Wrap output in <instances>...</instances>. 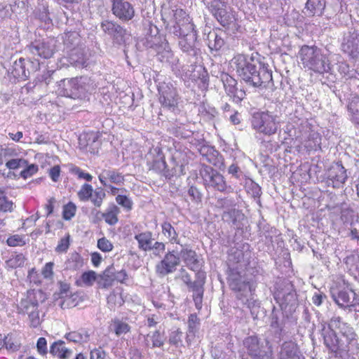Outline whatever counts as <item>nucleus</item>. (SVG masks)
Segmentation results:
<instances>
[{
  "label": "nucleus",
  "mask_w": 359,
  "mask_h": 359,
  "mask_svg": "<svg viewBox=\"0 0 359 359\" xmlns=\"http://www.w3.org/2000/svg\"><path fill=\"white\" fill-rule=\"evenodd\" d=\"M298 57L305 68L316 73L323 74L330 69L327 58L315 46H303L299 51Z\"/></svg>",
  "instance_id": "5"
},
{
  "label": "nucleus",
  "mask_w": 359,
  "mask_h": 359,
  "mask_svg": "<svg viewBox=\"0 0 359 359\" xmlns=\"http://www.w3.org/2000/svg\"><path fill=\"white\" fill-rule=\"evenodd\" d=\"M65 338L69 341L76 344H81L88 340L89 335L84 330L73 331L65 334Z\"/></svg>",
  "instance_id": "39"
},
{
  "label": "nucleus",
  "mask_w": 359,
  "mask_h": 359,
  "mask_svg": "<svg viewBox=\"0 0 359 359\" xmlns=\"http://www.w3.org/2000/svg\"><path fill=\"white\" fill-rule=\"evenodd\" d=\"M270 325L275 330L276 333L281 334L283 327V312L273 308L271 314Z\"/></svg>",
  "instance_id": "35"
},
{
  "label": "nucleus",
  "mask_w": 359,
  "mask_h": 359,
  "mask_svg": "<svg viewBox=\"0 0 359 359\" xmlns=\"http://www.w3.org/2000/svg\"><path fill=\"white\" fill-rule=\"evenodd\" d=\"M181 246L182 249L179 252V256L186 266L191 271H197L198 269H202L204 262L203 259L200 258L196 252L187 245H181Z\"/></svg>",
  "instance_id": "21"
},
{
  "label": "nucleus",
  "mask_w": 359,
  "mask_h": 359,
  "mask_svg": "<svg viewBox=\"0 0 359 359\" xmlns=\"http://www.w3.org/2000/svg\"><path fill=\"white\" fill-rule=\"evenodd\" d=\"M56 40L54 38H48L43 40H36L29 45L27 50L41 58H50L56 51Z\"/></svg>",
  "instance_id": "17"
},
{
  "label": "nucleus",
  "mask_w": 359,
  "mask_h": 359,
  "mask_svg": "<svg viewBox=\"0 0 359 359\" xmlns=\"http://www.w3.org/2000/svg\"><path fill=\"white\" fill-rule=\"evenodd\" d=\"M222 81L226 93L233 99L236 103L241 102L245 97V91L237 87V81L228 74L222 75Z\"/></svg>",
  "instance_id": "23"
},
{
  "label": "nucleus",
  "mask_w": 359,
  "mask_h": 359,
  "mask_svg": "<svg viewBox=\"0 0 359 359\" xmlns=\"http://www.w3.org/2000/svg\"><path fill=\"white\" fill-rule=\"evenodd\" d=\"M114 328L115 334L117 336L125 334L128 333L130 330V327L128 323L119 320H116L114 321Z\"/></svg>",
  "instance_id": "51"
},
{
  "label": "nucleus",
  "mask_w": 359,
  "mask_h": 359,
  "mask_svg": "<svg viewBox=\"0 0 359 359\" xmlns=\"http://www.w3.org/2000/svg\"><path fill=\"white\" fill-rule=\"evenodd\" d=\"M104 175L112 183L120 184L124 182L123 176L114 170H104Z\"/></svg>",
  "instance_id": "49"
},
{
  "label": "nucleus",
  "mask_w": 359,
  "mask_h": 359,
  "mask_svg": "<svg viewBox=\"0 0 359 359\" xmlns=\"http://www.w3.org/2000/svg\"><path fill=\"white\" fill-rule=\"evenodd\" d=\"M115 269L113 266L108 267L104 270L103 274L101 276V280L103 283H100L104 287H107L111 285V283L115 280Z\"/></svg>",
  "instance_id": "45"
},
{
  "label": "nucleus",
  "mask_w": 359,
  "mask_h": 359,
  "mask_svg": "<svg viewBox=\"0 0 359 359\" xmlns=\"http://www.w3.org/2000/svg\"><path fill=\"white\" fill-rule=\"evenodd\" d=\"M250 122L256 133L265 136L275 135L280 128L279 116L269 111L255 112Z\"/></svg>",
  "instance_id": "7"
},
{
  "label": "nucleus",
  "mask_w": 359,
  "mask_h": 359,
  "mask_svg": "<svg viewBox=\"0 0 359 359\" xmlns=\"http://www.w3.org/2000/svg\"><path fill=\"white\" fill-rule=\"evenodd\" d=\"M135 239L137 241L138 248L144 252L151 251V243L154 241L151 231H145L135 235Z\"/></svg>",
  "instance_id": "32"
},
{
  "label": "nucleus",
  "mask_w": 359,
  "mask_h": 359,
  "mask_svg": "<svg viewBox=\"0 0 359 359\" xmlns=\"http://www.w3.org/2000/svg\"><path fill=\"white\" fill-rule=\"evenodd\" d=\"M209 9L215 18L224 27H229L235 20L234 15L229 11L226 3L222 0H212Z\"/></svg>",
  "instance_id": "15"
},
{
  "label": "nucleus",
  "mask_w": 359,
  "mask_h": 359,
  "mask_svg": "<svg viewBox=\"0 0 359 359\" xmlns=\"http://www.w3.org/2000/svg\"><path fill=\"white\" fill-rule=\"evenodd\" d=\"M4 346H6V348L8 351L11 352H15L18 351L20 348V344L16 341H14L11 337H5L4 339Z\"/></svg>",
  "instance_id": "63"
},
{
  "label": "nucleus",
  "mask_w": 359,
  "mask_h": 359,
  "mask_svg": "<svg viewBox=\"0 0 359 359\" xmlns=\"http://www.w3.org/2000/svg\"><path fill=\"white\" fill-rule=\"evenodd\" d=\"M236 71L247 85L252 87H266L272 83V72L266 67L253 58L243 55L235 56L232 60Z\"/></svg>",
  "instance_id": "2"
},
{
  "label": "nucleus",
  "mask_w": 359,
  "mask_h": 359,
  "mask_svg": "<svg viewBox=\"0 0 359 359\" xmlns=\"http://www.w3.org/2000/svg\"><path fill=\"white\" fill-rule=\"evenodd\" d=\"M322 337L325 345L332 352H348L357 354L359 344L353 328L339 316H333L327 327L323 325Z\"/></svg>",
  "instance_id": "1"
},
{
  "label": "nucleus",
  "mask_w": 359,
  "mask_h": 359,
  "mask_svg": "<svg viewBox=\"0 0 359 359\" xmlns=\"http://www.w3.org/2000/svg\"><path fill=\"white\" fill-rule=\"evenodd\" d=\"M106 194L102 188H97L93 191L92 196L90 199L95 207H100Z\"/></svg>",
  "instance_id": "48"
},
{
  "label": "nucleus",
  "mask_w": 359,
  "mask_h": 359,
  "mask_svg": "<svg viewBox=\"0 0 359 359\" xmlns=\"http://www.w3.org/2000/svg\"><path fill=\"white\" fill-rule=\"evenodd\" d=\"M188 333L187 337V341L191 340V338H194L196 333L198 332L200 325V320L197 317L196 314L192 313L189 316L188 319Z\"/></svg>",
  "instance_id": "38"
},
{
  "label": "nucleus",
  "mask_w": 359,
  "mask_h": 359,
  "mask_svg": "<svg viewBox=\"0 0 359 359\" xmlns=\"http://www.w3.org/2000/svg\"><path fill=\"white\" fill-rule=\"evenodd\" d=\"M162 46L163 48L157 52L158 60L162 62L170 65L173 67L178 63L179 60L175 57L168 42L163 43Z\"/></svg>",
  "instance_id": "30"
},
{
  "label": "nucleus",
  "mask_w": 359,
  "mask_h": 359,
  "mask_svg": "<svg viewBox=\"0 0 359 359\" xmlns=\"http://www.w3.org/2000/svg\"><path fill=\"white\" fill-rule=\"evenodd\" d=\"M297 130V139L307 151H316L320 149L321 139L320 135L312 130L311 124L306 118H298L297 121L293 120Z\"/></svg>",
  "instance_id": "8"
},
{
  "label": "nucleus",
  "mask_w": 359,
  "mask_h": 359,
  "mask_svg": "<svg viewBox=\"0 0 359 359\" xmlns=\"http://www.w3.org/2000/svg\"><path fill=\"white\" fill-rule=\"evenodd\" d=\"M83 265V261L81 256L77 252H73L65 262V269L76 271L80 269Z\"/></svg>",
  "instance_id": "37"
},
{
  "label": "nucleus",
  "mask_w": 359,
  "mask_h": 359,
  "mask_svg": "<svg viewBox=\"0 0 359 359\" xmlns=\"http://www.w3.org/2000/svg\"><path fill=\"white\" fill-rule=\"evenodd\" d=\"M26 258L22 253H15L11 255L9 259L7 261V265L13 269L21 267L24 265Z\"/></svg>",
  "instance_id": "46"
},
{
  "label": "nucleus",
  "mask_w": 359,
  "mask_h": 359,
  "mask_svg": "<svg viewBox=\"0 0 359 359\" xmlns=\"http://www.w3.org/2000/svg\"><path fill=\"white\" fill-rule=\"evenodd\" d=\"M18 152L13 147H3L0 145V165L7 162L8 159L17 156Z\"/></svg>",
  "instance_id": "42"
},
{
  "label": "nucleus",
  "mask_w": 359,
  "mask_h": 359,
  "mask_svg": "<svg viewBox=\"0 0 359 359\" xmlns=\"http://www.w3.org/2000/svg\"><path fill=\"white\" fill-rule=\"evenodd\" d=\"M299 348L292 341H285L282 344L278 353L279 359H301Z\"/></svg>",
  "instance_id": "27"
},
{
  "label": "nucleus",
  "mask_w": 359,
  "mask_h": 359,
  "mask_svg": "<svg viewBox=\"0 0 359 359\" xmlns=\"http://www.w3.org/2000/svg\"><path fill=\"white\" fill-rule=\"evenodd\" d=\"M72 350L67 348L65 341H54L50 346V353L60 359H69L72 355Z\"/></svg>",
  "instance_id": "29"
},
{
  "label": "nucleus",
  "mask_w": 359,
  "mask_h": 359,
  "mask_svg": "<svg viewBox=\"0 0 359 359\" xmlns=\"http://www.w3.org/2000/svg\"><path fill=\"white\" fill-rule=\"evenodd\" d=\"M45 299L44 294L41 290H30L18 306L19 313L28 316L30 326L32 327H37L41 323L39 306Z\"/></svg>",
  "instance_id": "6"
},
{
  "label": "nucleus",
  "mask_w": 359,
  "mask_h": 359,
  "mask_svg": "<svg viewBox=\"0 0 359 359\" xmlns=\"http://www.w3.org/2000/svg\"><path fill=\"white\" fill-rule=\"evenodd\" d=\"M6 167L9 170H18L27 165V160L17 156L13 157L5 163Z\"/></svg>",
  "instance_id": "44"
},
{
  "label": "nucleus",
  "mask_w": 359,
  "mask_h": 359,
  "mask_svg": "<svg viewBox=\"0 0 359 359\" xmlns=\"http://www.w3.org/2000/svg\"><path fill=\"white\" fill-rule=\"evenodd\" d=\"M162 234L171 243L180 244L178 233L172 224L165 221L161 224Z\"/></svg>",
  "instance_id": "34"
},
{
  "label": "nucleus",
  "mask_w": 359,
  "mask_h": 359,
  "mask_svg": "<svg viewBox=\"0 0 359 359\" xmlns=\"http://www.w3.org/2000/svg\"><path fill=\"white\" fill-rule=\"evenodd\" d=\"M63 42L65 48L69 51V62L76 67L83 66L84 56L79 48L80 36L76 32H68L63 36Z\"/></svg>",
  "instance_id": "12"
},
{
  "label": "nucleus",
  "mask_w": 359,
  "mask_h": 359,
  "mask_svg": "<svg viewBox=\"0 0 359 359\" xmlns=\"http://www.w3.org/2000/svg\"><path fill=\"white\" fill-rule=\"evenodd\" d=\"M201 155L203 156V160L210 163V164L222 169L224 166V159L219 151H217L213 147L208 145H203L199 149Z\"/></svg>",
  "instance_id": "26"
},
{
  "label": "nucleus",
  "mask_w": 359,
  "mask_h": 359,
  "mask_svg": "<svg viewBox=\"0 0 359 359\" xmlns=\"http://www.w3.org/2000/svg\"><path fill=\"white\" fill-rule=\"evenodd\" d=\"M243 350L251 359H273L271 344L266 341L264 344L257 336L245 337L243 341Z\"/></svg>",
  "instance_id": "9"
},
{
  "label": "nucleus",
  "mask_w": 359,
  "mask_h": 359,
  "mask_svg": "<svg viewBox=\"0 0 359 359\" xmlns=\"http://www.w3.org/2000/svg\"><path fill=\"white\" fill-rule=\"evenodd\" d=\"M6 243L10 247L24 246L26 244L24 236L15 234L9 236L6 240Z\"/></svg>",
  "instance_id": "52"
},
{
  "label": "nucleus",
  "mask_w": 359,
  "mask_h": 359,
  "mask_svg": "<svg viewBox=\"0 0 359 359\" xmlns=\"http://www.w3.org/2000/svg\"><path fill=\"white\" fill-rule=\"evenodd\" d=\"M341 50L353 59L359 57V32L353 31L349 32L344 38L341 43Z\"/></svg>",
  "instance_id": "25"
},
{
  "label": "nucleus",
  "mask_w": 359,
  "mask_h": 359,
  "mask_svg": "<svg viewBox=\"0 0 359 359\" xmlns=\"http://www.w3.org/2000/svg\"><path fill=\"white\" fill-rule=\"evenodd\" d=\"M331 293L332 299L341 308L351 310L358 303L356 294L351 289H336L332 290Z\"/></svg>",
  "instance_id": "19"
},
{
  "label": "nucleus",
  "mask_w": 359,
  "mask_h": 359,
  "mask_svg": "<svg viewBox=\"0 0 359 359\" xmlns=\"http://www.w3.org/2000/svg\"><path fill=\"white\" fill-rule=\"evenodd\" d=\"M70 236L67 234L65 237L62 238L55 248V251L59 253L66 252L69 248Z\"/></svg>",
  "instance_id": "55"
},
{
  "label": "nucleus",
  "mask_w": 359,
  "mask_h": 359,
  "mask_svg": "<svg viewBox=\"0 0 359 359\" xmlns=\"http://www.w3.org/2000/svg\"><path fill=\"white\" fill-rule=\"evenodd\" d=\"M102 30L113 40L114 43H125L130 37V33L126 29L116 22L111 20H103L101 22Z\"/></svg>",
  "instance_id": "16"
},
{
  "label": "nucleus",
  "mask_w": 359,
  "mask_h": 359,
  "mask_svg": "<svg viewBox=\"0 0 359 359\" xmlns=\"http://www.w3.org/2000/svg\"><path fill=\"white\" fill-rule=\"evenodd\" d=\"M273 297L281 310L285 312L291 313L298 305L295 290L290 282H285L279 285L273 293Z\"/></svg>",
  "instance_id": "11"
},
{
  "label": "nucleus",
  "mask_w": 359,
  "mask_h": 359,
  "mask_svg": "<svg viewBox=\"0 0 359 359\" xmlns=\"http://www.w3.org/2000/svg\"><path fill=\"white\" fill-rule=\"evenodd\" d=\"M203 286L201 282H193L192 285L189 287L193 292V297H203Z\"/></svg>",
  "instance_id": "60"
},
{
  "label": "nucleus",
  "mask_w": 359,
  "mask_h": 359,
  "mask_svg": "<svg viewBox=\"0 0 359 359\" xmlns=\"http://www.w3.org/2000/svg\"><path fill=\"white\" fill-rule=\"evenodd\" d=\"M348 111L352 116L353 119L355 121L356 119V116H358L359 114V97L358 96H352L349 100V102L348 104Z\"/></svg>",
  "instance_id": "47"
},
{
  "label": "nucleus",
  "mask_w": 359,
  "mask_h": 359,
  "mask_svg": "<svg viewBox=\"0 0 359 359\" xmlns=\"http://www.w3.org/2000/svg\"><path fill=\"white\" fill-rule=\"evenodd\" d=\"M118 208L114 206L113 210L103 214V218L106 223L109 225H114L118 222Z\"/></svg>",
  "instance_id": "54"
},
{
  "label": "nucleus",
  "mask_w": 359,
  "mask_h": 359,
  "mask_svg": "<svg viewBox=\"0 0 359 359\" xmlns=\"http://www.w3.org/2000/svg\"><path fill=\"white\" fill-rule=\"evenodd\" d=\"M39 68V62L37 60L32 61L20 57L13 62L8 72L14 78L25 81L29 77L32 73L37 71Z\"/></svg>",
  "instance_id": "14"
},
{
  "label": "nucleus",
  "mask_w": 359,
  "mask_h": 359,
  "mask_svg": "<svg viewBox=\"0 0 359 359\" xmlns=\"http://www.w3.org/2000/svg\"><path fill=\"white\" fill-rule=\"evenodd\" d=\"M347 178L346 170L341 163L332 165L327 172V184L334 188H339Z\"/></svg>",
  "instance_id": "24"
},
{
  "label": "nucleus",
  "mask_w": 359,
  "mask_h": 359,
  "mask_svg": "<svg viewBox=\"0 0 359 359\" xmlns=\"http://www.w3.org/2000/svg\"><path fill=\"white\" fill-rule=\"evenodd\" d=\"M166 42L160 35L155 34L154 36H147L144 39L143 44L146 48L154 49L158 52L163 48V43Z\"/></svg>",
  "instance_id": "36"
},
{
  "label": "nucleus",
  "mask_w": 359,
  "mask_h": 359,
  "mask_svg": "<svg viewBox=\"0 0 359 359\" xmlns=\"http://www.w3.org/2000/svg\"><path fill=\"white\" fill-rule=\"evenodd\" d=\"M72 174L76 175L79 179H84L88 182H90L93 176L87 172H83L80 168L74 166L70 169Z\"/></svg>",
  "instance_id": "62"
},
{
  "label": "nucleus",
  "mask_w": 359,
  "mask_h": 359,
  "mask_svg": "<svg viewBox=\"0 0 359 359\" xmlns=\"http://www.w3.org/2000/svg\"><path fill=\"white\" fill-rule=\"evenodd\" d=\"M112 13L122 22H128L135 16L133 6L126 0H112Z\"/></svg>",
  "instance_id": "22"
},
{
  "label": "nucleus",
  "mask_w": 359,
  "mask_h": 359,
  "mask_svg": "<svg viewBox=\"0 0 359 359\" xmlns=\"http://www.w3.org/2000/svg\"><path fill=\"white\" fill-rule=\"evenodd\" d=\"M245 187L247 193L254 198H257V203L261 205L259 198L262 194V189L259 184L249 179L245 182Z\"/></svg>",
  "instance_id": "40"
},
{
  "label": "nucleus",
  "mask_w": 359,
  "mask_h": 359,
  "mask_svg": "<svg viewBox=\"0 0 359 359\" xmlns=\"http://www.w3.org/2000/svg\"><path fill=\"white\" fill-rule=\"evenodd\" d=\"M323 0H307L306 4V13L309 16L321 15L325 8Z\"/></svg>",
  "instance_id": "33"
},
{
  "label": "nucleus",
  "mask_w": 359,
  "mask_h": 359,
  "mask_svg": "<svg viewBox=\"0 0 359 359\" xmlns=\"http://www.w3.org/2000/svg\"><path fill=\"white\" fill-rule=\"evenodd\" d=\"M83 78L65 79L59 81L57 93L72 99H83L89 90Z\"/></svg>",
  "instance_id": "10"
},
{
  "label": "nucleus",
  "mask_w": 359,
  "mask_h": 359,
  "mask_svg": "<svg viewBox=\"0 0 359 359\" xmlns=\"http://www.w3.org/2000/svg\"><path fill=\"white\" fill-rule=\"evenodd\" d=\"M182 332L177 329L172 331L169 336V343L175 346H179L182 343Z\"/></svg>",
  "instance_id": "57"
},
{
  "label": "nucleus",
  "mask_w": 359,
  "mask_h": 359,
  "mask_svg": "<svg viewBox=\"0 0 359 359\" xmlns=\"http://www.w3.org/2000/svg\"><path fill=\"white\" fill-rule=\"evenodd\" d=\"M38 170L39 168L37 165L28 164V162L27 161V165L22 168V170H21L20 175L21 177L25 180L29 177H31L32 175L36 173Z\"/></svg>",
  "instance_id": "53"
},
{
  "label": "nucleus",
  "mask_w": 359,
  "mask_h": 359,
  "mask_svg": "<svg viewBox=\"0 0 359 359\" xmlns=\"http://www.w3.org/2000/svg\"><path fill=\"white\" fill-rule=\"evenodd\" d=\"M228 283L230 288L236 292V299L246 306L253 316L259 307V302L254 297L256 284L252 279L236 269H231Z\"/></svg>",
  "instance_id": "4"
},
{
  "label": "nucleus",
  "mask_w": 359,
  "mask_h": 359,
  "mask_svg": "<svg viewBox=\"0 0 359 359\" xmlns=\"http://www.w3.org/2000/svg\"><path fill=\"white\" fill-rule=\"evenodd\" d=\"M228 173L236 179H240L243 175V171L236 162H233L228 168Z\"/></svg>",
  "instance_id": "64"
},
{
  "label": "nucleus",
  "mask_w": 359,
  "mask_h": 359,
  "mask_svg": "<svg viewBox=\"0 0 359 359\" xmlns=\"http://www.w3.org/2000/svg\"><path fill=\"white\" fill-rule=\"evenodd\" d=\"M81 278L86 286H91L96 280V273L93 271L84 272Z\"/></svg>",
  "instance_id": "58"
},
{
  "label": "nucleus",
  "mask_w": 359,
  "mask_h": 359,
  "mask_svg": "<svg viewBox=\"0 0 359 359\" xmlns=\"http://www.w3.org/2000/svg\"><path fill=\"white\" fill-rule=\"evenodd\" d=\"M116 201L118 205H121L127 210H130L133 208V201L125 195H118L116 197Z\"/></svg>",
  "instance_id": "59"
},
{
  "label": "nucleus",
  "mask_w": 359,
  "mask_h": 359,
  "mask_svg": "<svg viewBox=\"0 0 359 359\" xmlns=\"http://www.w3.org/2000/svg\"><path fill=\"white\" fill-rule=\"evenodd\" d=\"M344 264L350 274L359 280V254L353 252L347 255Z\"/></svg>",
  "instance_id": "31"
},
{
  "label": "nucleus",
  "mask_w": 359,
  "mask_h": 359,
  "mask_svg": "<svg viewBox=\"0 0 359 359\" xmlns=\"http://www.w3.org/2000/svg\"><path fill=\"white\" fill-rule=\"evenodd\" d=\"M76 210V205L72 202L68 203L63 208V218L66 220L71 219L75 215Z\"/></svg>",
  "instance_id": "56"
},
{
  "label": "nucleus",
  "mask_w": 359,
  "mask_h": 359,
  "mask_svg": "<svg viewBox=\"0 0 359 359\" xmlns=\"http://www.w3.org/2000/svg\"><path fill=\"white\" fill-rule=\"evenodd\" d=\"M97 248L102 252H107L112 250L113 245L109 240L103 237L97 241Z\"/></svg>",
  "instance_id": "61"
},
{
  "label": "nucleus",
  "mask_w": 359,
  "mask_h": 359,
  "mask_svg": "<svg viewBox=\"0 0 359 359\" xmlns=\"http://www.w3.org/2000/svg\"><path fill=\"white\" fill-rule=\"evenodd\" d=\"M143 343L147 348H161L164 345L165 337L159 330L143 335Z\"/></svg>",
  "instance_id": "28"
},
{
  "label": "nucleus",
  "mask_w": 359,
  "mask_h": 359,
  "mask_svg": "<svg viewBox=\"0 0 359 359\" xmlns=\"http://www.w3.org/2000/svg\"><path fill=\"white\" fill-rule=\"evenodd\" d=\"M158 100L163 108L174 111L177 108L180 96L170 82H160L158 84Z\"/></svg>",
  "instance_id": "13"
},
{
  "label": "nucleus",
  "mask_w": 359,
  "mask_h": 359,
  "mask_svg": "<svg viewBox=\"0 0 359 359\" xmlns=\"http://www.w3.org/2000/svg\"><path fill=\"white\" fill-rule=\"evenodd\" d=\"M180 263V257L175 250L168 251L163 259L156 265V271L161 276L173 273Z\"/></svg>",
  "instance_id": "20"
},
{
  "label": "nucleus",
  "mask_w": 359,
  "mask_h": 359,
  "mask_svg": "<svg viewBox=\"0 0 359 359\" xmlns=\"http://www.w3.org/2000/svg\"><path fill=\"white\" fill-rule=\"evenodd\" d=\"M243 214L240 210L236 208H230L224 212L222 217L224 220L235 224L236 221L243 218Z\"/></svg>",
  "instance_id": "41"
},
{
  "label": "nucleus",
  "mask_w": 359,
  "mask_h": 359,
  "mask_svg": "<svg viewBox=\"0 0 359 359\" xmlns=\"http://www.w3.org/2000/svg\"><path fill=\"white\" fill-rule=\"evenodd\" d=\"M175 24L170 27V32L179 38L180 49L191 55L197 53L198 33L192 19L182 8L174 11Z\"/></svg>",
  "instance_id": "3"
},
{
  "label": "nucleus",
  "mask_w": 359,
  "mask_h": 359,
  "mask_svg": "<svg viewBox=\"0 0 359 359\" xmlns=\"http://www.w3.org/2000/svg\"><path fill=\"white\" fill-rule=\"evenodd\" d=\"M201 175L204 181V184L207 187H212L220 192L226 191L228 187L224 176L212 168L210 166H205L201 170ZM229 189H231V187H229Z\"/></svg>",
  "instance_id": "18"
},
{
  "label": "nucleus",
  "mask_w": 359,
  "mask_h": 359,
  "mask_svg": "<svg viewBox=\"0 0 359 359\" xmlns=\"http://www.w3.org/2000/svg\"><path fill=\"white\" fill-rule=\"evenodd\" d=\"M13 206V203L8 199L5 191L0 188V211L4 212H12Z\"/></svg>",
  "instance_id": "43"
},
{
  "label": "nucleus",
  "mask_w": 359,
  "mask_h": 359,
  "mask_svg": "<svg viewBox=\"0 0 359 359\" xmlns=\"http://www.w3.org/2000/svg\"><path fill=\"white\" fill-rule=\"evenodd\" d=\"M93 187L89 184H84L78 192V196L82 201H87L93 194Z\"/></svg>",
  "instance_id": "50"
}]
</instances>
